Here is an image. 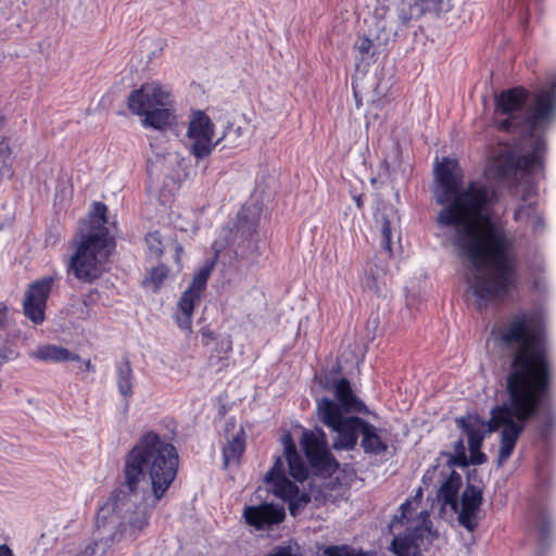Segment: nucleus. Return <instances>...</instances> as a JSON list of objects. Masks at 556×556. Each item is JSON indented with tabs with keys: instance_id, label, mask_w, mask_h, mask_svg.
<instances>
[{
	"instance_id": "f257e3e1",
	"label": "nucleus",
	"mask_w": 556,
	"mask_h": 556,
	"mask_svg": "<svg viewBox=\"0 0 556 556\" xmlns=\"http://www.w3.org/2000/svg\"><path fill=\"white\" fill-rule=\"evenodd\" d=\"M440 191L437 203L443 207L437 215L440 227H460L452 243L470 263L479 268L489 266L490 275H473L467 283L479 309L503 301L519 285L516 261L508 252L511 248L505 230L491 222L484 214L490 203V192L485 185L469 181L462 188L463 174L458 162L444 157L435 168Z\"/></svg>"
},
{
	"instance_id": "f03ea898",
	"label": "nucleus",
	"mask_w": 556,
	"mask_h": 556,
	"mask_svg": "<svg viewBox=\"0 0 556 556\" xmlns=\"http://www.w3.org/2000/svg\"><path fill=\"white\" fill-rule=\"evenodd\" d=\"M503 348L517 346L506 377L507 401L495 405L485 421L477 414L457 419L467 437L468 448L482 447L486 434L500 428L498 463H505L526 429V424L547 402L551 365L544 346V328L533 314L520 311L493 329Z\"/></svg>"
},
{
	"instance_id": "7ed1b4c3",
	"label": "nucleus",
	"mask_w": 556,
	"mask_h": 556,
	"mask_svg": "<svg viewBox=\"0 0 556 556\" xmlns=\"http://www.w3.org/2000/svg\"><path fill=\"white\" fill-rule=\"evenodd\" d=\"M179 464V453L172 439L154 430L146 431L124 457L122 485L136 495L143 483H149L157 503L175 482Z\"/></svg>"
},
{
	"instance_id": "20e7f679",
	"label": "nucleus",
	"mask_w": 556,
	"mask_h": 556,
	"mask_svg": "<svg viewBox=\"0 0 556 556\" xmlns=\"http://www.w3.org/2000/svg\"><path fill=\"white\" fill-rule=\"evenodd\" d=\"M106 204L94 202L89 218L80 220L79 228L71 241L73 254L66 265V271L83 283L90 285L102 277L115 250V239L106 227Z\"/></svg>"
},
{
	"instance_id": "39448f33",
	"label": "nucleus",
	"mask_w": 556,
	"mask_h": 556,
	"mask_svg": "<svg viewBox=\"0 0 556 556\" xmlns=\"http://www.w3.org/2000/svg\"><path fill=\"white\" fill-rule=\"evenodd\" d=\"M529 91L522 86L501 91L494 99V125L501 131L513 132L526 126L528 137L545 129L552 122L556 111V78L551 84L533 92L526 115L521 117Z\"/></svg>"
},
{
	"instance_id": "423d86ee",
	"label": "nucleus",
	"mask_w": 556,
	"mask_h": 556,
	"mask_svg": "<svg viewBox=\"0 0 556 556\" xmlns=\"http://www.w3.org/2000/svg\"><path fill=\"white\" fill-rule=\"evenodd\" d=\"M172 94L156 81L144 83L132 90L127 99L128 110L143 116V125L155 130H166L175 121Z\"/></svg>"
},
{
	"instance_id": "0eeeda50",
	"label": "nucleus",
	"mask_w": 556,
	"mask_h": 556,
	"mask_svg": "<svg viewBox=\"0 0 556 556\" xmlns=\"http://www.w3.org/2000/svg\"><path fill=\"white\" fill-rule=\"evenodd\" d=\"M334 400L323 397L317 402L319 420L332 432L345 426L356 414H367V405L354 393L348 378L333 381Z\"/></svg>"
},
{
	"instance_id": "6e6552de",
	"label": "nucleus",
	"mask_w": 556,
	"mask_h": 556,
	"mask_svg": "<svg viewBox=\"0 0 556 556\" xmlns=\"http://www.w3.org/2000/svg\"><path fill=\"white\" fill-rule=\"evenodd\" d=\"M382 431V429L362 417L350 419L343 428L334 432L332 448L336 451H354L361 438L359 445L365 454H384L389 444L381 435Z\"/></svg>"
},
{
	"instance_id": "1a4fd4ad",
	"label": "nucleus",
	"mask_w": 556,
	"mask_h": 556,
	"mask_svg": "<svg viewBox=\"0 0 556 556\" xmlns=\"http://www.w3.org/2000/svg\"><path fill=\"white\" fill-rule=\"evenodd\" d=\"M300 445L316 476L330 477L338 470L339 462L329 450L327 435L323 429L305 430L301 435Z\"/></svg>"
},
{
	"instance_id": "9d476101",
	"label": "nucleus",
	"mask_w": 556,
	"mask_h": 556,
	"mask_svg": "<svg viewBox=\"0 0 556 556\" xmlns=\"http://www.w3.org/2000/svg\"><path fill=\"white\" fill-rule=\"evenodd\" d=\"M213 267L214 263L201 267L193 275L188 288L181 293L177 303L179 314L175 317V321L180 329H191L194 307L201 302L204 295Z\"/></svg>"
},
{
	"instance_id": "9b49d317",
	"label": "nucleus",
	"mask_w": 556,
	"mask_h": 556,
	"mask_svg": "<svg viewBox=\"0 0 556 556\" xmlns=\"http://www.w3.org/2000/svg\"><path fill=\"white\" fill-rule=\"evenodd\" d=\"M215 125L203 111H194L191 114L187 138L190 140L189 153L197 160H203L211 155L217 142H213Z\"/></svg>"
},
{
	"instance_id": "f8f14e48",
	"label": "nucleus",
	"mask_w": 556,
	"mask_h": 556,
	"mask_svg": "<svg viewBox=\"0 0 556 556\" xmlns=\"http://www.w3.org/2000/svg\"><path fill=\"white\" fill-rule=\"evenodd\" d=\"M54 282V276H45L33 281L25 292L24 315L35 325H41L46 319L47 302Z\"/></svg>"
},
{
	"instance_id": "ddd939ff",
	"label": "nucleus",
	"mask_w": 556,
	"mask_h": 556,
	"mask_svg": "<svg viewBox=\"0 0 556 556\" xmlns=\"http://www.w3.org/2000/svg\"><path fill=\"white\" fill-rule=\"evenodd\" d=\"M457 521L468 532H475L480 521L483 492L479 485L468 483L460 495Z\"/></svg>"
},
{
	"instance_id": "4468645a",
	"label": "nucleus",
	"mask_w": 556,
	"mask_h": 556,
	"mask_svg": "<svg viewBox=\"0 0 556 556\" xmlns=\"http://www.w3.org/2000/svg\"><path fill=\"white\" fill-rule=\"evenodd\" d=\"M242 517L249 527L264 531L281 523L286 518V510L283 506L264 502L245 506Z\"/></svg>"
},
{
	"instance_id": "2eb2a0df",
	"label": "nucleus",
	"mask_w": 556,
	"mask_h": 556,
	"mask_svg": "<svg viewBox=\"0 0 556 556\" xmlns=\"http://www.w3.org/2000/svg\"><path fill=\"white\" fill-rule=\"evenodd\" d=\"M265 481L270 485L273 494L283 502L291 500L299 491V486L287 478L281 456L275 458Z\"/></svg>"
},
{
	"instance_id": "dca6fc26",
	"label": "nucleus",
	"mask_w": 556,
	"mask_h": 556,
	"mask_svg": "<svg viewBox=\"0 0 556 556\" xmlns=\"http://www.w3.org/2000/svg\"><path fill=\"white\" fill-rule=\"evenodd\" d=\"M529 521L536 535L538 544L544 548L552 542L553 527L547 506L532 505L529 510Z\"/></svg>"
},
{
	"instance_id": "f3484780",
	"label": "nucleus",
	"mask_w": 556,
	"mask_h": 556,
	"mask_svg": "<svg viewBox=\"0 0 556 556\" xmlns=\"http://www.w3.org/2000/svg\"><path fill=\"white\" fill-rule=\"evenodd\" d=\"M29 357L39 362L53 364L80 362L79 354L64 346L51 343L39 345L35 351L29 353Z\"/></svg>"
},
{
	"instance_id": "a211bd4d",
	"label": "nucleus",
	"mask_w": 556,
	"mask_h": 556,
	"mask_svg": "<svg viewBox=\"0 0 556 556\" xmlns=\"http://www.w3.org/2000/svg\"><path fill=\"white\" fill-rule=\"evenodd\" d=\"M285 458L288 463L289 475L298 482H304L308 478V467L299 454L296 445L290 434L283 437Z\"/></svg>"
},
{
	"instance_id": "6ab92c4d",
	"label": "nucleus",
	"mask_w": 556,
	"mask_h": 556,
	"mask_svg": "<svg viewBox=\"0 0 556 556\" xmlns=\"http://www.w3.org/2000/svg\"><path fill=\"white\" fill-rule=\"evenodd\" d=\"M531 151L525 155H517L518 170L532 173L536 168L544 167V157L547 150L546 141L543 137H533Z\"/></svg>"
},
{
	"instance_id": "aec40b11",
	"label": "nucleus",
	"mask_w": 556,
	"mask_h": 556,
	"mask_svg": "<svg viewBox=\"0 0 556 556\" xmlns=\"http://www.w3.org/2000/svg\"><path fill=\"white\" fill-rule=\"evenodd\" d=\"M462 486V477L456 471H452L444 480L438 491V498L444 506H448L451 510L457 511L458 509V493Z\"/></svg>"
},
{
	"instance_id": "412c9836",
	"label": "nucleus",
	"mask_w": 556,
	"mask_h": 556,
	"mask_svg": "<svg viewBox=\"0 0 556 556\" xmlns=\"http://www.w3.org/2000/svg\"><path fill=\"white\" fill-rule=\"evenodd\" d=\"M421 529L416 528L408 535L394 536L391 542V549L396 556H420Z\"/></svg>"
},
{
	"instance_id": "4be33fe9",
	"label": "nucleus",
	"mask_w": 556,
	"mask_h": 556,
	"mask_svg": "<svg viewBox=\"0 0 556 556\" xmlns=\"http://www.w3.org/2000/svg\"><path fill=\"white\" fill-rule=\"evenodd\" d=\"M247 435L241 427L237 434L229 440L222 450L224 465L239 464L245 451Z\"/></svg>"
},
{
	"instance_id": "5701e85b",
	"label": "nucleus",
	"mask_w": 556,
	"mask_h": 556,
	"mask_svg": "<svg viewBox=\"0 0 556 556\" xmlns=\"http://www.w3.org/2000/svg\"><path fill=\"white\" fill-rule=\"evenodd\" d=\"M116 384L119 393L128 402L134 394V371L128 357L116 364Z\"/></svg>"
},
{
	"instance_id": "b1692460",
	"label": "nucleus",
	"mask_w": 556,
	"mask_h": 556,
	"mask_svg": "<svg viewBox=\"0 0 556 556\" xmlns=\"http://www.w3.org/2000/svg\"><path fill=\"white\" fill-rule=\"evenodd\" d=\"M517 154L513 151H501L493 160L492 172L498 178H507L518 172Z\"/></svg>"
},
{
	"instance_id": "393cba45",
	"label": "nucleus",
	"mask_w": 556,
	"mask_h": 556,
	"mask_svg": "<svg viewBox=\"0 0 556 556\" xmlns=\"http://www.w3.org/2000/svg\"><path fill=\"white\" fill-rule=\"evenodd\" d=\"M354 50L357 52V55L355 56L357 68H361L363 65L369 66L377 61L375 43L366 35L357 37L354 43Z\"/></svg>"
},
{
	"instance_id": "a878e982",
	"label": "nucleus",
	"mask_w": 556,
	"mask_h": 556,
	"mask_svg": "<svg viewBox=\"0 0 556 556\" xmlns=\"http://www.w3.org/2000/svg\"><path fill=\"white\" fill-rule=\"evenodd\" d=\"M552 383H553V377L551 376V382H549V389H548V395H547V402L540 408L538 414H535L531 419L535 417H540V421L538 425V432L541 438L546 439L551 435L553 427L555 425V415L552 410Z\"/></svg>"
},
{
	"instance_id": "bb28decb",
	"label": "nucleus",
	"mask_w": 556,
	"mask_h": 556,
	"mask_svg": "<svg viewBox=\"0 0 556 556\" xmlns=\"http://www.w3.org/2000/svg\"><path fill=\"white\" fill-rule=\"evenodd\" d=\"M232 339L231 336L228 334L225 338L220 339L216 342L215 346L212 349L207 365L210 367L219 366L218 371L222 370L227 365L223 362L228 361L230 355L232 354Z\"/></svg>"
},
{
	"instance_id": "cd10ccee",
	"label": "nucleus",
	"mask_w": 556,
	"mask_h": 556,
	"mask_svg": "<svg viewBox=\"0 0 556 556\" xmlns=\"http://www.w3.org/2000/svg\"><path fill=\"white\" fill-rule=\"evenodd\" d=\"M169 274V268L163 263L150 268L147 271L142 280V287L148 288L152 287L153 291H159L163 286L164 281L167 279Z\"/></svg>"
},
{
	"instance_id": "c85d7f7f",
	"label": "nucleus",
	"mask_w": 556,
	"mask_h": 556,
	"mask_svg": "<svg viewBox=\"0 0 556 556\" xmlns=\"http://www.w3.org/2000/svg\"><path fill=\"white\" fill-rule=\"evenodd\" d=\"M144 241L148 248V257L160 260L164 254V245L160 231L155 230L147 233Z\"/></svg>"
},
{
	"instance_id": "c756f323",
	"label": "nucleus",
	"mask_w": 556,
	"mask_h": 556,
	"mask_svg": "<svg viewBox=\"0 0 556 556\" xmlns=\"http://www.w3.org/2000/svg\"><path fill=\"white\" fill-rule=\"evenodd\" d=\"M381 228V247L389 254L392 253V229L391 222L386 214H382L380 219Z\"/></svg>"
},
{
	"instance_id": "7c9ffc66",
	"label": "nucleus",
	"mask_w": 556,
	"mask_h": 556,
	"mask_svg": "<svg viewBox=\"0 0 556 556\" xmlns=\"http://www.w3.org/2000/svg\"><path fill=\"white\" fill-rule=\"evenodd\" d=\"M311 502V494L307 492L298 491L296 495L288 500L289 511L292 516H296Z\"/></svg>"
},
{
	"instance_id": "2f4dec72",
	"label": "nucleus",
	"mask_w": 556,
	"mask_h": 556,
	"mask_svg": "<svg viewBox=\"0 0 556 556\" xmlns=\"http://www.w3.org/2000/svg\"><path fill=\"white\" fill-rule=\"evenodd\" d=\"M414 508L409 500H406L400 506V515H395L391 521V527L395 528L397 523L406 526L413 517Z\"/></svg>"
},
{
	"instance_id": "473e14b6",
	"label": "nucleus",
	"mask_w": 556,
	"mask_h": 556,
	"mask_svg": "<svg viewBox=\"0 0 556 556\" xmlns=\"http://www.w3.org/2000/svg\"><path fill=\"white\" fill-rule=\"evenodd\" d=\"M325 556H367V554L362 549H354L349 545H333L328 546L324 551Z\"/></svg>"
},
{
	"instance_id": "72a5a7b5",
	"label": "nucleus",
	"mask_w": 556,
	"mask_h": 556,
	"mask_svg": "<svg viewBox=\"0 0 556 556\" xmlns=\"http://www.w3.org/2000/svg\"><path fill=\"white\" fill-rule=\"evenodd\" d=\"M149 525V515L147 511H135L129 519V526L135 533L140 532Z\"/></svg>"
},
{
	"instance_id": "f704fd0d",
	"label": "nucleus",
	"mask_w": 556,
	"mask_h": 556,
	"mask_svg": "<svg viewBox=\"0 0 556 556\" xmlns=\"http://www.w3.org/2000/svg\"><path fill=\"white\" fill-rule=\"evenodd\" d=\"M265 556H300L290 545L276 546L273 552Z\"/></svg>"
},
{
	"instance_id": "c9c22d12",
	"label": "nucleus",
	"mask_w": 556,
	"mask_h": 556,
	"mask_svg": "<svg viewBox=\"0 0 556 556\" xmlns=\"http://www.w3.org/2000/svg\"><path fill=\"white\" fill-rule=\"evenodd\" d=\"M200 334H201V342L204 346L210 345V343L216 339V333L208 327L201 328Z\"/></svg>"
},
{
	"instance_id": "e433bc0d",
	"label": "nucleus",
	"mask_w": 556,
	"mask_h": 556,
	"mask_svg": "<svg viewBox=\"0 0 556 556\" xmlns=\"http://www.w3.org/2000/svg\"><path fill=\"white\" fill-rule=\"evenodd\" d=\"M470 452V463L475 465H481L486 462V455L481 452V448L478 450H469Z\"/></svg>"
},
{
	"instance_id": "4c0bfd02",
	"label": "nucleus",
	"mask_w": 556,
	"mask_h": 556,
	"mask_svg": "<svg viewBox=\"0 0 556 556\" xmlns=\"http://www.w3.org/2000/svg\"><path fill=\"white\" fill-rule=\"evenodd\" d=\"M470 452V463L475 465H481L486 462V455L481 452V448L478 450H469Z\"/></svg>"
},
{
	"instance_id": "58836bf2",
	"label": "nucleus",
	"mask_w": 556,
	"mask_h": 556,
	"mask_svg": "<svg viewBox=\"0 0 556 556\" xmlns=\"http://www.w3.org/2000/svg\"><path fill=\"white\" fill-rule=\"evenodd\" d=\"M78 363V371L79 372H94L96 371V366L92 364V362L90 359H81L80 358V362H77Z\"/></svg>"
},
{
	"instance_id": "ea45409f",
	"label": "nucleus",
	"mask_w": 556,
	"mask_h": 556,
	"mask_svg": "<svg viewBox=\"0 0 556 556\" xmlns=\"http://www.w3.org/2000/svg\"><path fill=\"white\" fill-rule=\"evenodd\" d=\"M110 509V505L109 504H105L103 506H101L97 513V526L98 527H101V526H104L105 522H106V515H105V511H108Z\"/></svg>"
},
{
	"instance_id": "a19ab883",
	"label": "nucleus",
	"mask_w": 556,
	"mask_h": 556,
	"mask_svg": "<svg viewBox=\"0 0 556 556\" xmlns=\"http://www.w3.org/2000/svg\"><path fill=\"white\" fill-rule=\"evenodd\" d=\"M458 445L460 447V452L457 454L455 463L459 466H467L469 462L467 459V456H466V453H465V450L463 446V442L460 441L458 443Z\"/></svg>"
},
{
	"instance_id": "79ce46f5",
	"label": "nucleus",
	"mask_w": 556,
	"mask_h": 556,
	"mask_svg": "<svg viewBox=\"0 0 556 556\" xmlns=\"http://www.w3.org/2000/svg\"><path fill=\"white\" fill-rule=\"evenodd\" d=\"M544 226H545L544 218L542 216H536L533 222V226H532L533 231L534 232L542 231L544 229Z\"/></svg>"
},
{
	"instance_id": "37998d69",
	"label": "nucleus",
	"mask_w": 556,
	"mask_h": 556,
	"mask_svg": "<svg viewBox=\"0 0 556 556\" xmlns=\"http://www.w3.org/2000/svg\"><path fill=\"white\" fill-rule=\"evenodd\" d=\"M0 556H13L11 548L7 544L0 545Z\"/></svg>"
},
{
	"instance_id": "c03bdc74",
	"label": "nucleus",
	"mask_w": 556,
	"mask_h": 556,
	"mask_svg": "<svg viewBox=\"0 0 556 556\" xmlns=\"http://www.w3.org/2000/svg\"><path fill=\"white\" fill-rule=\"evenodd\" d=\"M353 200H354L357 208L362 210L363 206H364L363 194H355V195H353Z\"/></svg>"
},
{
	"instance_id": "a18cd8bd",
	"label": "nucleus",
	"mask_w": 556,
	"mask_h": 556,
	"mask_svg": "<svg viewBox=\"0 0 556 556\" xmlns=\"http://www.w3.org/2000/svg\"><path fill=\"white\" fill-rule=\"evenodd\" d=\"M2 153H10L9 144L4 140L0 142V154Z\"/></svg>"
},
{
	"instance_id": "49530a36",
	"label": "nucleus",
	"mask_w": 556,
	"mask_h": 556,
	"mask_svg": "<svg viewBox=\"0 0 556 556\" xmlns=\"http://www.w3.org/2000/svg\"><path fill=\"white\" fill-rule=\"evenodd\" d=\"M367 288L369 289H377V281L375 277H371L366 282Z\"/></svg>"
},
{
	"instance_id": "de8ad7c7",
	"label": "nucleus",
	"mask_w": 556,
	"mask_h": 556,
	"mask_svg": "<svg viewBox=\"0 0 556 556\" xmlns=\"http://www.w3.org/2000/svg\"><path fill=\"white\" fill-rule=\"evenodd\" d=\"M4 116L3 114L0 112V129L2 128V126L4 125Z\"/></svg>"
},
{
	"instance_id": "09e8293b",
	"label": "nucleus",
	"mask_w": 556,
	"mask_h": 556,
	"mask_svg": "<svg viewBox=\"0 0 556 556\" xmlns=\"http://www.w3.org/2000/svg\"><path fill=\"white\" fill-rule=\"evenodd\" d=\"M3 311H5V307H3V309H0V314H2V313L4 314V312H3Z\"/></svg>"
}]
</instances>
